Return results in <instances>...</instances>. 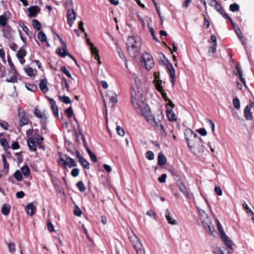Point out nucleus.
I'll return each instance as SVG.
<instances>
[{
  "label": "nucleus",
  "instance_id": "1",
  "mask_svg": "<svg viewBox=\"0 0 254 254\" xmlns=\"http://www.w3.org/2000/svg\"><path fill=\"white\" fill-rule=\"evenodd\" d=\"M141 41L137 37H128L126 43L127 49L130 56L138 62L137 59L141 48ZM139 62L143 63V54H140Z\"/></svg>",
  "mask_w": 254,
  "mask_h": 254
},
{
  "label": "nucleus",
  "instance_id": "2",
  "mask_svg": "<svg viewBox=\"0 0 254 254\" xmlns=\"http://www.w3.org/2000/svg\"><path fill=\"white\" fill-rule=\"evenodd\" d=\"M134 81L137 90L136 95L138 99H136V97L134 96V93L131 92V95L132 104L134 109L136 111V112L139 113L140 115L143 116V100H142L143 96V88L142 83L140 79L137 76L134 77ZM134 95H136L135 93H134Z\"/></svg>",
  "mask_w": 254,
  "mask_h": 254
},
{
  "label": "nucleus",
  "instance_id": "3",
  "mask_svg": "<svg viewBox=\"0 0 254 254\" xmlns=\"http://www.w3.org/2000/svg\"><path fill=\"white\" fill-rule=\"evenodd\" d=\"M185 135L188 146L191 151L194 148L201 150V147H202V140L196 133L189 129L186 130Z\"/></svg>",
  "mask_w": 254,
  "mask_h": 254
},
{
  "label": "nucleus",
  "instance_id": "4",
  "mask_svg": "<svg viewBox=\"0 0 254 254\" xmlns=\"http://www.w3.org/2000/svg\"><path fill=\"white\" fill-rule=\"evenodd\" d=\"M144 117L146 119L147 122L151 127L154 128H158L162 135L166 134L164 128L161 123L160 120L156 119L151 113V110L149 106L147 105H144Z\"/></svg>",
  "mask_w": 254,
  "mask_h": 254
},
{
  "label": "nucleus",
  "instance_id": "5",
  "mask_svg": "<svg viewBox=\"0 0 254 254\" xmlns=\"http://www.w3.org/2000/svg\"><path fill=\"white\" fill-rule=\"evenodd\" d=\"M217 227L219 231L220 237L221 240L224 242L227 247L230 249H232V242L229 239V237L226 235L225 232L223 230L222 227L221 225L220 222L218 221H216Z\"/></svg>",
  "mask_w": 254,
  "mask_h": 254
},
{
  "label": "nucleus",
  "instance_id": "6",
  "mask_svg": "<svg viewBox=\"0 0 254 254\" xmlns=\"http://www.w3.org/2000/svg\"><path fill=\"white\" fill-rule=\"evenodd\" d=\"M168 73H169L171 78V82L173 85L175 84L176 81V73L175 70L172 64L168 61L166 60L165 63Z\"/></svg>",
  "mask_w": 254,
  "mask_h": 254
},
{
  "label": "nucleus",
  "instance_id": "7",
  "mask_svg": "<svg viewBox=\"0 0 254 254\" xmlns=\"http://www.w3.org/2000/svg\"><path fill=\"white\" fill-rule=\"evenodd\" d=\"M86 42L87 44L90 46V49L91 52L92 54L93 55V57H94L95 60L96 61H98L99 62V64H100L101 62L100 61V56L99 55V51L97 49V48L95 47H94V44L91 42L89 39L87 38L86 39Z\"/></svg>",
  "mask_w": 254,
  "mask_h": 254
},
{
  "label": "nucleus",
  "instance_id": "8",
  "mask_svg": "<svg viewBox=\"0 0 254 254\" xmlns=\"http://www.w3.org/2000/svg\"><path fill=\"white\" fill-rule=\"evenodd\" d=\"M202 224L205 231L209 233L210 234L213 235V233L215 232V228L210 221L209 220L202 221Z\"/></svg>",
  "mask_w": 254,
  "mask_h": 254
},
{
  "label": "nucleus",
  "instance_id": "9",
  "mask_svg": "<svg viewBox=\"0 0 254 254\" xmlns=\"http://www.w3.org/2000/svg\"><path fill=\"white\" fill-rule=\"evenodd\" d=\"M18 73L16 69L10 70L8 74V77L6 79V81L9 83H15L17 81Z\"/></svg>",
  "mask_w": 254,
  "mask_h": 254
},
{
  "label": "nucleus",
  "instance_id": "10",
  "mask_svg": "<svg viewBox=\"0 0 254 254\" xmlns=\"http://www.w3.org/2000/svg\"><path fill=\"white\" fill-rule=\"evenodd\" d=\"M75 156L76 158L78 159V161L80 162L81 165L86 169L90 168V165L88 162L85 160L80 154L79 151L76 150L75 152Z\"/></svg>",
  "mask_w": 254,
  "mask_h": 254
},
{
  "label": "nucleus",
  "instance_id": "11",
  "mask_svg": "<svg viewBox=\"0 0 254 254\" xmlns=\"http://www.w3.org/2000/svg\"><path fill=\"white\" fill-rule=\"evenodd\" d=\"M10 15V12L7 11L4 12L3 14L0 15V25L1 26H7L6 24L9 20Z\"/></svg>",
  "mask_w": 254,
  "mask_h": 254
},
{
  "label": "nucleus",
  "instance_id": "12",
  "mask_svg": "<svg viewBox=\"0 0 254 254\" xmlns=\"http://www.w3.org/2000/svg\"><path fill=\"white\" fill-rule=\"evenodd\" d=\"M18 118L19 120V126L20 127H22L28 124V118L26 116L24 111L20 112V111L19 110Z\"/></svg>",
  "mask_w": 254,
  "mask_h": 254
},
{
  "label": "nucleus",
  "instance_id": "13",
  "mask_svg": "<svg viewBox=\"0 0 254 254\" xmlns=\"http://www.w3.org/2000/svg\"><path fill=\"white\" fill-rule=\"evenodd\" d=\"M2 32L3 33V36L5 38L8 39H10L12 38V34L13 30L9 25L3 27Z\"/></svg>",
  "mask_w": 254,
  "mask_h": 254
},
{
  "label": "nucleus",
  "instance_id": "14",
  "mask_svg": "<svg viewBox=\"0 0 254 254\" xmlns=\"http://www.w3.org/2000/svg\"><path fill=\"white\" fill-rule=\"evenodd\" d=\"M29 12L28 16L30 17H35L40 11V8L37 5L32 6L27 9Z\"/></svg>",
  "mask_w": 254,
  "mask_h": 254
},
{
  "label": "nucleus",
  "instance_id": "15",
  "mask_svg": "<svg viewBox=\"0 0 254 254\" xmlns=\"http://www.w3.org/2000/svg\"><path fill=\"white\" fill-rule=\"evenodd\" d=\"M235 74L236 75L239 76L240 80L246 86V80L243 77L242 70L240 65L239 64H237L236 65V72H235Z\"/></svg>",
  "mask_w": 254,
  "mask_h": 254
},
{
  "label": "nucleus",
  "instance_id": "16",
  "mask_svg": "<svg viewBox=\"0 0 254 254\" xmlns=\"http://www.w3.org/2000/svg\"><path fill=\"white\" fill-rule=\"evenodd\" d=\"M48 100L51 104V108L53 110V114L56 117H59V110L56 105V101L52 98H48Z\"/></svg>",
  "mask_w": 254,
  "mask_h": 254
},
{
  "label": "nucleus",
  "instance_id": "17",
  "mask_svg": "<svg viewBox=\"0 0 254 254\" xmlns=\"http://www.w3.org/2000/svg\"><path fill=\"white\" fill-rule=\"evenodd\" d=\"M27 145L31 151L35 152L37 150L36 143L35 138L30 137L27 139Z\"/></svg>",
  "mask_w": 254,
  "mask_h": 254
},
{
  "label": "nucleus",
  "instance_id": "18",
  "mask_svg": "<svg viewBox=\"0 0 254 254\" xmlns=\"http://www.w3.org/2000/svg\"><path fill=\"white\" fill-rule=\"evenodd\" d=\"M106 97L108 98L110 101L113 103H117L118 102L117 95L113 91H108L106 94Z\"/></svg>",
  "mask_w": 254,
  "mask_h": 254
},
{
  "label": "nucleus",
  "instance_id": "19",
  "mask_svg": "<svg viewBox=\"0 0 254 254\" xmlns=\"http://www.w3.org/2000/svg\"><path fill=\"white\" fill-rule=\"evenodd\" d=\"M25 210L28 215L32 216L36 212V207L32 203H30L26 206Z\"/></svg>",
  "mask_w": 254,
  "mask_h": 254
},
{
  "label": "nucleus",
  "instance_id": "20",
  "mask_svg": "<svg viewBox=\"0 0 254 254\" xmlns=\"http://www.w3.org/2000/svg\"><path fill=\"white\" fill-rule=\"evenodd\" d=\"M166 116L170 121L174 122L177 120L176 116L172 109H169L168 108L167 109Z\"/></svg>",
  "mask_w": 254,
  "mask_h": 254
},
{
  "label": "nucleus",
  "instance_id": "21",
  "mask_svg": "<svg viewBox=\"0 0 254 254\" xmlns=\"http://www.w3.org/2000/svg\"><path fill=\"white\" fill-rule=\"evenodd\" d=\"M47 80L46 79H42L39 83V87L41 90L43 92H47L49 90V88L47 87Z\"/></svg>",
  "mask_w": 254,
  "mask_h": 254
},
{
  "label": "nucleus",
  "instance_id": "22",
  "mask_svg": "<svg viewBox=\"0 0 254 254\" xmlns=\"http://www.w3.org/2000/svg\"><path fill=\"white\" fill-rule=\"evenodd\" d=\"M165 216L169 224L172 225H176L177 224V221L173 219L172 217L171 213L169 209H167Z\"/></svg>",
  "mask_w": 254,
  "mask_h": 254
},
{
  "label": "nucleus",
  "instance_id": "23",
  "mask_svg": "<svg viewBox=\"0 0 254 254\" xmlns=\"http://www.w3.org/2000/svg\"><path fill=\"white\" fill-rule=\"evenodd\" d=\"M235 32L237 35L238 36L239 39L241 41L243 45L245 47L246 45L245 39L243 37L240 29L238 27H237V28L235 29Z\"/></svg>",
  "mask_w": 254,
  "mask_h": 254
},
{
  "label": "nucleus",
  "instance_id": "24",
  "mask_svg": "<svg viewBox=\"0 0 254 254\" xmlns=\"http://www.w3.org/2000/svg\"><path fill=\"white\" fill-rule=\"evenodd\" d=\"M178 186L180 191L185 195L187 198H189L190 197V195L188 192L187 189L185 185L182 182H181L178 184Z\"/></svg>",
  "mask_w": 254,
  "mask_h": 254
},
{
  "label": "nucleus",
  "instance_id": "25",
  "mask_svg": "<svg viewBox=\"0 0 254 254\" xmlns=\"http://www.w3.org/2000/svg\"><path fill=\"white\" fill-rule=\"evenodd\" d=\"M244 116L247 120H251L252 119L251 108L249 105H247L244 109Z\"/></svg>",
  "mask_w": 254,
  "mask_h": 254
},
{
  "label": "nucleus",
  "instance_id": "26",
  "mask_svg": "<svg viewBox=\"0 0 254 254\" xmlns=\"http://www.w3.org/2000/svg\"><path fill=\"white\" fill-rule=\"evenodd\" d=\"M166 161L167 160L165 156L162 153H160L158 156V164L163 166L166 164Z\"/></svg>",
  "mask_w": 254,
  "mask_h": 254
},
{
  "label": "nucleus",
  "instance_id": "27",
  "mask_svg": "<svg viewBox=\"0 0 254 254\" xmlns=\"http://www.w3.org/2000/svg\"><path fill=\"white\" fill-rule=\"evenodd\" d=\"M67 18L69 20H75L76 18V13L74 10L72 9L68 10L67 13Z\"/></svg>",
  "mask_w": 254,
  "mask_h": 254
},
{
  "label": "nucleus",
  "instance_id": "28",
  "mask_svg": "<svg viewBox=\"0 0 254 254\" xmlns=\"http://www.w3.org/2000/svg\"><path fill=\"white\" fill-rule=\"evenodd\" d=\"M116 52L118 54L120 58L125 62V63L126 64V67L127 68V60L124 53L122 52L121 48L117 46L116 47Z\"/></svg>",
  "mask_w": 254,
  "mask_h": 254
},
{
  "label": "nucleus",
  "instance_id": "29",
  "mask_svg": "<svg viewBox=\"0 0 254 254\" xmlns=\"http://www.w3.org/2000/svg\"><path fill=\"white\" fill-rule=\"evenodd\" d=\"M2 160L3 163V172L7 174L8 173L9 164L4 155H2Z\"/></svg>",
  "mask_w": 254,
  "mask_h": 254
},
{
  "label": "nucleus",
  "instance_id": "30",
  "mask_svg": "<svg viewBox=\"0 0 254 254\" xmlns=\"http://www.w3.org/2000/svg\"><path fill=\"white\" fill-rule=\"evenodd\" d=\"M133 246L136 251L137 254H143V250L142 249V244L139 242H137L135 244H133Z\"/></svg>",
  "mask_w": 254,
  "mask_h": 254
},
{
  "label": "nucleus",
  "instance_id": "31",
  "mask_svg": "<svg viewBox=\"0 0 254 254\" xmlns=\"http://www.w3.org/2000/svg\"><path fill=\"white\" fill-rule=\"evenodd\" d=\"M66 159L68 161L67 165L68 167L71 168L77 166V163L74 161L73 159L65 155Z\"/></svg>",
  "mask_w": 254,
  "mask_h": 254
},
{
  "label": "nucleus",
  "instance_id": "32",
  "mask_svg": "<svg viewBox=\"0 0 254 254\" xmlns=\"http://www.w3.org/2000/svg\"><path fill=\"white\" fill-rule=\"evenodd\" d=\"M10 208L11 207L9 205H7L6 204H3L1 208L2 213L4 215H8L10 212Z\"/></svg>",
  "mask_w": 254,
  "mask_h": 254
},
{
  "label": "nucleus",
  "instance_id": "33",
  "mask_svg": "<svg viewBox=\"0 0 254 254\" xmlns=\"http://www.w3.org/2000/svg\"><path fill=\"white\" fill-rule=\"evenodd\" d=\"M154 65V60H150L144 62V66H145L147 70H150L153 67Z\"/></svg>",
  "mask_w": 254,
  "mask_h": 254
},
{
  "label": "nucleus",
  "instance_id": "34",
  "mask_svg": "<svg viewBox=\"0 0 254 254\" xmlns=\"http://www.w3.org/2000/svg\"><path fill=\"white\" fill-rule=\"evenodd\" d=\"M57 52L59 56L62 58H64L68 55V53L67 52L66 49V46L63 47L62 49H58V52Z\"/></svg>",
  "mask_w": 254,
  "mask_h": 254
},
{
  "label": "nucleus",
  "instance_id": "35",
  "mask_svg": "<svg viewBox=\"0 0 254 254\" xmlns=\"http://www.w3.org/2000/svg\"><path fill=\"white\" fill-rule=\"evenodd\" d=\"M170 172L174 178V179L177 182H180L181 180V178L179 173L178 172L176 171L174 169H171L170 170Z\"/></svg>",
  "mask_w": 254,
  "mask_h": 254
},
{
  "label": "nucleus",
  "instance_id": "36",
  "mask_svg": "<svg viewBox=\"0 0 254 254\" xmlns=\"http://www.w3.org/2000/svg\"><path fill=\"white\" fill-rule=\"evenodd\" d=\"M37 37L41 42H44L47 41V36L46 34L42 31L38 33Z\"/></svg>",
  "mask_w": 254,
  "mask_h": 254
},
{
  "label": "nucleus",
  "instance_id": "37",
  "mask_svg": "<svg viewBox=\"0 0 254 254\" xmlns=\"http://www.w3.org/2000/svg\"><path fill=\"white\" fill-rule=\"evenodd\" d=\"M59 100L65 104H70L71 102L70 99L66 96H59Z\"/></svg>",
  "mask_w": 254,
  "mask_h": 254
},
{
  "label": "nucleus",
  "instance_id": "38",
  "mask_svg": "<svg viewBox=\"0 0 254 254\" xmlns=\"http://www.w3.org/2000/svg\"><path fill=\"white\" fill-rule=\"evenodd\" d=\"M26 55V51L23 48H20L16 54L17 58H24Z\"/></svg>",
  "mask_w": 254,
  "mask_h": 254
},
{
  "label": "nucleus",
  "instance_id": "39",
  "mask_svg": "<svg viewBox=\"0 0 254 254\" xmlns=\"http://www.w3.org/2000/svg\"><path fill=\"white\" fill-rule=\"evenodd\" d=\"M229 9L232 12L239 11L240 9V6L238 4L234 3L230 4Z\"/></svg>",
  "mask_w": 254,
  "mask_h": 254
},
{
  "label": "nucleus",
  "instance_id": "40",
  "mask_svg": "<svg viewBox=\"0 0 254 254\" xmlns=\"http://www.w3.org/2000/svg\"><path fill=\"white\" fill-rule=\"evenodd\" d=\"M58 163L62 168L65 169L67 165L68 161L65 160L63 158H60L58 160Z\"/></svg>",
  "mask_w": 254,
  "mask_h": 254
},
{
  "label": "nucleus",
  "instance_id": "41",
  "mask_svg": "<svg viewBox=\"0 0 254 254\" xmlns=\"http://www.w3.org/2000/svg\"><path fill=\"white\" fill-rule=\"evenodd\" d=\"M21 171L23 175L28 176L30 173V170L28 166H24L21 168Z\"/></svg>",
  "mask_w": 254,
  "mask_h": 254
},
{
  "label": "nucleus",
  "instance_id": "42",
  "mask_svg": "<svg viewBox=\"0 0 254 254\" xmlns=\"http://www.w3.org/2000/svg\"><path fill=\"white\" fill-rule=\"evenodd\" d=\"M76 187L81 192H84L85 190L84 185L82 181H79L76 184Z\"/></svg>",
  "mask_w": 254,
  "mask_h": 254
},
{
  "label": "nucleus",
  "instance_id": "43",
  "mask_svg": "<svg viewBox=\"0 0 254 254\" xmlns=\"http://www.w3.org/2000/svg\"><path fill=\"white\" fill-rule=\"evenodd\" d=\"M61 71L65 74L68 78H72V76L69 71L66 69V67L63 66L61 67Z\"/></svg>",
  "mask_w": 254,
  "mask_h": 254
},
{
  "label": "nucleus",
  "instance_id": "44",
  "mask_svg": "<svg viewBox=\"0 0 254 254\" xmlns=\"http://www.w3.org/2000/svg\"><path fill=\"white\" fill-rule=\"evenodd\" d=\"M32 25L33 27L37 30H39L41 29V24L36 19H34L32 21Z\"/></svg>",
  "mask_w": 254,
  "mask_h": 254
},
{
  "label": "nucleus",
  "instance_id": "45",
  "mask_svg": "<svg viewBox=\"0 0 254 254\" xmlns=\"http://www.w3.org/2000/svg\"><path fill=\"white\" fill-rule=\"evenodd\" d=\"M65 113L68 117L70 118L73 115V111L72 107L70 106L65 110Z\"/></svg>",
  "mask_w": 254,
  "mask_h": 254
},
{
  "label": "nucleus",
  "instance_id": "46",
  "mask_svg": "<svg viewBox=\"0 0 254 254\" xmlns=\"http://www.w3.org/2000/svg\"><path fill=\"white\" fill-rule=\"evenodd\" d=\"M214 8L220 14H222V12H224V9L220 4H219L218 2L214 6Z\"/></svg>",
  "mask_w": 254,
  "mask_h": 254
},
{
  "label": "nucleus",
  "instance_id": "47",
  "mask_svg": "<svg viewBox=\"0 0 254 254\" xmlns=\"http://www.w3.org/2000/svg\"><path fill=\"white\" fill-rule=\"evenodd\" d=\"M233 104L236 109H239L240 107V100L238 98H235L233 100Z\"/></svg>",
  "mask_w": 254,
  "mask_h": 254
},
{
  "label": "nucleus",
  "instance_id": "48",
  "mask_svg": "<svg viewBox=\"0 0 254 254\" xmlns=\"http://www.w3.org/2000/svg\"><path fill=\"white\" fill-rule=\"evenodd\" d=\"M14 177L16 180L18 181H21L22 179V175L19 170H17L14 174Z\"/></svg>",
  "mask_w": 254,
  "mask_h": 254
},
{
  "label": "nucleus",
  "instance_id": "49",
  "mask_svg": "<svg viewBox=\"0 0 254 254\" xmlns=\"http://www.w3.org/2000/svg\"><path fill=\"white\" fill-rule=\"evenodd\" d=\"M116 130L118 134L121 136H123L125 134V131L123 128L121 127L120 126H117L116 127Z\"/></svg>",
  "mask_w": 254,
  "mask_h": 254
},
{
  "label": "nucleus",
  "instance_id": "50",
  "mask_svg": "<svg viewBox=\"0 0 254 254\" xmlns=\"http://www.w3.org/2000/svg\"><path fill=\"white\" fill-rule=\"evenodd\" d=\"M34 114L36 117L39 119L42 118V117L44 116L41 111L37 108H35Z\"/></svg>",
  "mask_w": 254,
  "mask_h": 254
},
{
  "label": "nucleus",
  "instance_id": "51",
  "mask_svg": "<svg viewBox=\"0 0 254 254\" xmlns=\"http://www.w3.org/2000/svg\"><path fill=\"white\" fill-rule=\"evenodd\" d=\"M25 72L27 75L33 77L34 76V70L31 67H28L25 69Z\"/></svg>",
  "mask_w": 254,
  "mask_h": 254
},
{
  "label": "nucleus",
  "instance_id": "52",
  "mask_svg": "<svg viewBox=\"0 0 254 254\" xmlns=\"http://www.w3.org/2000/svg\"><path fill=\"white\" fill-rule=\"evenodd\" d=\"M36 140V144H40V143H42L43 140H44V138L43 137H42L41 135H40L39 134H37L36 137H35V140Z\"/></svg>",
  "mask_w": 254,
  "mask_h": 254
},
{
  "label": "nucleus",
  "instance_id": "53",
  "mask_svg": "<svg viewBox=\"0 0 254 254\" xmlns=\"http://www.w3.org/2000/svg\"><path fill=\"white\" fill-rule=\"evenodd\" d=\"M7 246L10 253H13L15 251V245L14 243H9L7 244Z\"/></svg>",
  "mask_w": 254,
  "mask_h": 254
},
{
  "label": "nucleus",
  "instance_id": "54",
  "mask_svg": "<svg viewBox=\"0 0 254 254\" xmlns=\"http://www.w3.org/2000/svg\"><path fill=\"white\" fill-rule=\"evenodd\" d=\"M145 157L149 160H153L154 157V155L153 152L151 151H148L145 154Z\"/></svg>",
  "mask_w": 254,
  "mask_h": 254
},
{
  "label": "nucleus",
  "instance_id": "55",
  "mask_svg": "<svg viewBox=\"0 0 254 254\" xmlns=\"http://www.w3.org/2000/svg\"><path fill=\"white\" fill-rule=\"evenodd\" d=\"M26 86L28 90L31 91L32 92L35 91L37 89V87L35 84H29L28 85H26Z\"/></svg>",
  "mask_w": 254,
  "mask_h": 254
},
{
  "label": "nucleus",
  "instance_id": "56",
  "mask_svg": "<svg viewBox=\"0 0 254 254\" xmlns=\"http://www.w3.org/2000/svg\"><path fill=\"white\" fill-rule=\"evenodd\" d=\"M47 228L50 232H53L55 231L54 226L52 222L50 220L47 222Z\"/></svg>",
  "mask_w": 254,
  "mask_h": 254
},
{
  "label": "nucleus",
  "instance_id": "57",
  "mask_svg": "<svg viewBox=\"0 0 254 254\" xmlns=\"http://www.w3.org/2000/svg\"><path fill=\"white\" fill-rule=\"evenodd\" d=\"M167 178L166 174H163L158 178V181L161 183H164L166 182V179Z\"/></svg>",
  "mask_w": 254,
  "mask_h": 254
},
{
  "label": "nucleus",
  "instance_id": "58",
  "mask_svg": "<svg viewBox=\"0 0 254 254\" xmlns=\"http://www.w3.org/2000/svg\"><path fill=\"white\" fill-rule=\"evenodd\" d=\"M150 60H153L152 56L148 53H144V62Z\"/></svg>",
  "mask_w": 254,
  "mask_h": 254
},
{
  "label": "nucleus",
  "instance_id": "59",
  "mask_svg": "<svg viewBox=\"0 0 254 254\" xmlns=\"http://www.w3.org/2000/svg\"><path fill=\"white\" fill-rule=\"evenodd\" d=\"M79 170L77 168H74L73 169H72V170L71 171V174L73 177H76L78 176L79 175Z\"/></svg>",
  "mask_w": 254,
  "mask_h": 254
},
{
  "label": "nucleus",
  "instance_id": "60",
  "mask_svg": "<svg viewBox=\"0 0 254 254\" xmlns=\"http://www.w3.org/2000/svg\"><path fill=\"white\" fill-rule=\"evenodd\" d=\"M202 136H205L207 134V131L204 128H200L196 130Z\"/></svg>",
  "mask_w": 254,
  "mask_h": 254
},
{
  "label": "nucleus",
  "instance_id": "61",
  "mask_svg": "<svg viewBox=\"0 0 254 254\" xmlns=\"http://www.w3.org/2000/svg\"><path fill=\"white\" fill-rule=\"evenodd\" d=\"M0 143L4 148L8 146V142L5 138L0 139Z\"/></svg>",
  "mask_w": 254,
  "mask_h": 254
},
{
  "label": "nucleus",
  "instance_id": "62",
  "mask_svg": "<svg viewBox=\"0 0 254 254\" xmlns=\"http://www.w3.org/2000/svg\"><path fill=\"white\" fill-rule=\"evenodd\" d=\"M0 126L5 130L8 129V124L4 121L0 120Z\"/></svg>",
  "mask_w": 254,
  "mask_h": 254
},
{
  "label": "nucleus",
  "instance_id": "63",
  "mask_svg": "<svg viewBox=\"0 0 254 254\" xmlns=\"http://www.w3.org/2000/svg\"><path fill=\"white\" fill-rule=\"evenodd\" d=\"M22 30L25 32L26 35L27 36H30L32 35V33L30 32V31L29 30L28 27L25 26V25H23V26L22 27Z\"/></svg>",
  "mask_w": 254,
  "mask_h": 254
},
{
  "label": "nucleus",
  "instance_id": "64",
  "mask_svg": "<svg viewBox=\"0 0 254 254\" xmlns=\"http://www.w3.org/2000/svg\"><path fill=\"white\" fill-rule=\"evenodd\" d=\"M214 190L216 192V193L219 196L222 195V191L221 188L218 186H216L214 188Z\"/></svg>",
  "mask_w": 254,
  "mask_h": 254
}]
</instances>
